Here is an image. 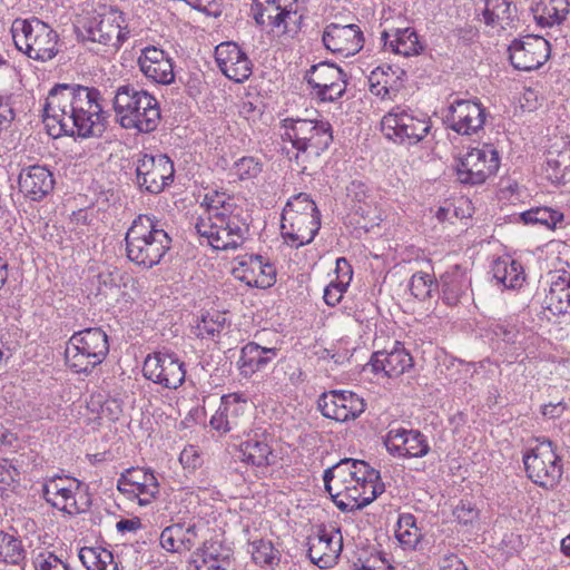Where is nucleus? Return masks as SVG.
<instances>
[{"label": "nucleus", "instance_id": "f257e3e1", "mask_svg": "<svg viewBox=\"0 0 570 570\" xmlns=\"http://www.w3.org/2000/svg\"><path fill=\"white\" fill-rule=\"evenodd\" d=\"M43 122L55 138L100 137L106 129L100 91L81 85H56L46 98Z\"/></svg>", "mask_w": 570, "mask_h": 570}, {"label": "nucleus", "instance_id": "f03ea898", "mask_svg": "<svg viewBox=\"0 0 570 570\" xmlns=\"http://www.w3.org/2000/svg\"><path fill=\"white\" fill-rule=\"evenodd\" d=\"M202 206L206 207V215L197 219L195 228L214 249H236L244 243L248 226L242 218L243 209L237 206L233 196L209 190Z\"/></svg>", "mask_w": 570, "mask_h": 570}, {"label": "nucleus", "instance_id": "7ed1b4c3", "mask_svg": "<svg viewBox=\"0 0 570 570\" xmlns=\"http://www.w3.org/2000/svg\"><path fill=\"white\" fill-rule=\"evenodd\" d=\"M114 109L120 126L140 132H151L160 121L157 99L132 83L119 86L115 91Z\"/></svg>", "mask_w": 570, "mask_h": 570}, {"label": "nucleus", "instance_id": "20e7f679", "mask_svg": "<svg viewBox=\"0 0 570 570\" xmlns=\"http://www.w3.org/2000/svg\"><path fill=\"white\" fill-rule=\"evenodd\" d=\"M127 257L147 268L160 263L169 250L171 238L147 215H139L125 237Z\"/></svg>", "mask_w": 570, "mask_h": 570}, {"label": "nucleus", "instance_id": "39448f33", "mask_svg": "<svg viewBox=\"0 0 570 570\" xmlns=\"http://www.w3.org/2000/svg\"><path fill=\"white\" fill-rule=\"evenodd\" d=\"M284 139L292 142L297 150L296 160L306 170V161L320 157L333 140L328 121L316 119L286 118L282 121Z\"/></svg>", "mask_w": 570, "mask_h": 570}, {"label": "nucleus", "instance_id": "423d86ee", "mask_svg": "<svg viewBox=\"0 0 570 570\" xmlns=\"http://www.w3.org/2000/svg\"><path fill=\"white\" fill-rule=\"evenodd\" d=\"M109 352L107 334L98 327L75 333L65 350L66 364L75 373H89L101 364Z\"/></svg>", "mask_w": 570, "mask_h": 570}, {"label": "nucleus", "instance_id": "0eeeda50", "mask_svg": "<svg viewBox=\"0 0 570 570\" xmlns=\"http://www.w3.org/2000/svg\"><path fill=\"white\" fill-rule=\"evenodd\" d=\"M11 32L18 50L33 60L48 61L59 52L58 33L37 18L16 19Z\"/></svg>", "mask_w": 570, "mask_h": 570}, {"label": "nucleus", "instance_id": "6e6552de", "mask_svg": "<svg viewBox=\"0 0 570 570\" xmlns=\"http://www.w3.org/2000/svg\"><path fill=\"white\" fill-rule=\"evenodd\" d=\"M297 2L298 0H254L253 17L269 33L293 38L299 32L303 20Z\"/></svg>", "mask_w": 570, "mask_h": 570}, {"label": "nucleus", "instance_id": "1a4fd4ad", "mask_svg": "<svg viewBox=\"0 0 570 570\" xmlns=\"http://www.w3.org/2000/svg\"><path fill=\"white\" fill-rule=\"evenodd\" d=\"M528 478L544 489H553L561 480L562 460L550 440L543 439L523 456Z\"/></svg>", "mask_w": 570, "mask_h": 570}, {"label": "nucleus", "instance_id": "9d476101", "mask_svg": "<svg viewBox=\"0 0 570 570\" xmlns=\"http://www.w3.org/2000/svg\"><path fill=\"white\" fill-rule=\"evenodd\" d=\"M82 484L68 475L47 478L42 485V497L53 508L68 514L86 511L89 501L81 491Z\"/></svg>", "mask_w": 570, "mask_h": 570}, {"label": "nucleus", "instance_id": "9b49d317", "mask_svg": "<svg viewBox=\"0 0 570 570\" xmlns=\"http://www.w3.org/2000/svg\"><path fill=\"white\" fill-rule=\"evenodd\" d=\"M384 135L400 144L414 145L430 131L431 121L426 117H415L402 107H395L381 121Z\"/></svg>", "mask_w": 570, "mask_h": 570}, {"label": "nucleus", "instance_id": "f8f14e48", "mask_svg": "<svg viewBox=\"0 0 570 570\" xmlns=\"http://www.w3.org/2000/svg\"><path fill=\"white\" fill-rule=\"evenodd\" d=\"M500 166L499 153L490 145L469 150L456 165L458 180L480 185L493 176Z\"/></svg>", "mask_w": 570, "mask_h": 570}, {"label": "nucleus", "instance_id": "ddd939ff", "mask_svg": "<svg viewBox=\"0 0 570 570\" xmlns=\"http://www.w3.org/2000/svg\"><path fill=\"white\" fill-rule=\"evenodd\" d=\"M124 22L122 13L110 8L89 19L83 26L81 37L83 40L118 49L128 37L127 28L122 27Z\"/></svg>", "mask_w": 570, "mask_h": 570}, {"label": "nucleus", "instance_id": "4468645a", "mask_svg": "<svg viewBox=\"0 0 570 570\" xmlns=\"http://www.w3.org/2000/svg\"><path fill=\"white\" fill-rule=\"evenodd\" d=\"M252 405L242 395L233 393L222 397L220 405L210 419V425L217 431L235 432L238 435L249 430Z\"/></svg>", "mask_w": 570, "mask_h": 570}, {"label": "nucleus", "instance_id": "2eb2a0df", "mask_svg": "<svg viewBox=\"0 0 570 570\" xmlns=\"http://www.w3.org/2000/svg\"><path fill=\"white\" fill-rule=\"evenodd\" d=\"M174 164L166 155L144 154L137 159L136 184L150 194H159L174 179Z\"/></svg>", "mask_w": 570, "mask_h": 570}, {"label": "nucleus", "instance_id": "dca6fc26", "mask_svg": "<svg viewBox=\"0 0 570 570\" xmlns=\"http://www.w3.org/2000/svg\"><path fill=\"white\" fill-rule=\"evenodd\" d=\"M144 376L166 389H178L185 381V364L174 353L149 354L142 366Z\"/></svg>", "mask_w": 570, "mask_h": 570}, {"label": "nucleus", "instance_id": "f3484780", "mask_svg": "<svg viewBox=\"0 0 570 570\" xmlns=\"http://www.w3.org/2000/svg\"><path fill=\"white\" fill-rule=\"evenodd\" d=\"M511 65L523 71H531L541 67L550 56V45L543 38L527 35L514 39L508 48Z\"/></svg>", "mask_w": 570, "mask_h": 570}, {"label": "nucleus", "instance_id": "a211bd4d", "mask_svg": "<svg viewBox=\"0 0 570 570\" xmlns=\"http://www.w3.org/2000/svg\"><path fill=\"white\" fill-rule=\"evenodd\" d=\"M305 79L323 101H334L346 90L345 73L333 63L313 65L307 70Z\"/></svg>", "mask_w": 570, "mask_h": 570}, {"label": "nucleus", "instance_id": "6ab92c4d", "mask_svg": "<svg viewBox=\"0 0 570 570\" xmlns=\"http://www.w3.org/2000/svg\"><path fill=\"white\" fill-rule=\"evenodd\" d=\"M321 227V215L308 213H293L284 208L282 213V235L285 242L293 247L309 244Z\"/></svg>", "mask_w": 570, "mask_h": 570}, {"label": "nucleus", "instance_id": "aec40b11", "mask_svg": "<svg viewBox=\"0 0 570 570\" xmlns=\"http://www.w3.org/2000/svg\"><path fill=\"white\" fill-rule=\"evenodd\" d=\"M322 414L337 422H346L356 419L365 410L362 397L351 391L324 392L317 401Z\"/></svg>", "mask_w": 570, "mask_h": 570}, {"label": "nucleus", "instance_id": "412c9836", "mask_svg": "<svg viewBox=\"0 0 570 570\" xmlns=\"http://www.w3.org/2000/svg\"><path fill=\"white\" fill-rule=\"evenodd\" d=\"M485 109L474 100L456 99L448 108L445 124L460 135H473L483 128Z\"/></svg>", "mask_w": 570, "mask_h": 570}, {"label": "nucleus", "instance_id": "4be33fe9", "mask_svg": "<svg viewBox=\"0 0 570 570\" xmlns=\"http://www.w3.org/2000/svg\"><path fill=\"white\" fill-rule=\"evenodd\" d=\"M117 489L136 497L140 505H147L159 493V483L151 470L130 468L118 479Z\"/></svg>", "mask_w": 570, "mask_h": 570}, {"label": "nucleus", "instance_id": "5701e85b", "mask_svg": "<svg viewBox=\"0 0 570 570\" xmlns=\"http://www.w3.org/2000/svg\"><path fill=\"white\" fill-rule=\"evenodd\" d=\"M342 549L343 537L338 529L327 531L325 528H321L308 539V557L322 569L336 564Z\"/></svg>", "mask_w": 570, "mask_h": 570}, {"label": "nucleus", "instance_id": "b1692460", "mask_svg": "<svg viewBox=\"0 0 570 570\" xmlns=\"http://www.w3.org/2000/svg\"><path fill=\"white\" fill-rule=\"evenodd\" d=\"M215 60L219 70L230 80L243 82L252 75L253 63L235 42H222L215 48Z\"/></svg>", "mask_w": 570, "mask_h": 570}, {"label": "nucleus", "instance_id": "393cba45", "mask_svg": "<svg viewBox=\"0 0 570 570\" xmlns=\"http://www.w3.org/2000/svg\"><path fill=\"white\" fill-rule=\"evenodd\" d=\"M138 66L142 75L153 82L170 85L175 81L171 57L156 46H147L140 50Z\"/></svg>", "mask_w": 570, "mask_h": 570}, {"label": "nucleus", "instance_id": "a878e982", "mask_svg": "<svg viewBox=\"0 0 570 570\" xmlns=\"http://www.w3.org/2000/svg\"><path fill=\"white\" fill-rule=\"evenodd\" d=\"M325 48L334 53L350 57L357 53L364 43L363 32L357 24H328L323 31Z\"/></svg>", "mask_w": 570, "mask_h": 570}, {"label": "nucleus", "instance_id": "bb28decb", "mask_svg": "<svg viewBox=\"0 0 570 570\" xmlns=\"http://www.w3.org/2000/svg\"><path fill=\"white\" fill-rule=\"evenodd\" d=\"M367 463L362 460L343 459L325 470L323 480L325 489L332 498L341 497L347 485L358 484L361 475L367 471Z\"/></svg>", "mask_w": 570, "mask_h": 570}, {"label": "nucleus", "instance_id": "cd10ccee", "mask_svg": "<svg viewBox=\"0 0 570 570\" xmlns=\"http://www.w3.org/2000/svg\"><path fill=\"white\" fill-rule=\"evenodd\" d=\"M384 443L389 453L399 458H423L430 451L428 439L417 430H390Z\"/></svg>", "mask_w": 570, "mask_h": 570}, {"label": "nucleus", "instance_id": "c85d7f7f", "mask_svg": "<svg viewBox=\"0 0 570 570\" xmlns=\"http://www.w3.org/2000/svg\"><path fill=\"white\" fill-rule=\"evenodd\" d=\"M233 275L250 287L267 288L275 283L276 269L264 262L262 256L249 255L238 257Z\"/></svg>", "mask_w": 570, "mask_h": 570}, {"label": "nucleus", "instance_id": "c756f323", "mask_svg": "<svg viewBox=\"0 0 570 570\" xmlns=\"http://www.w3.org/2000/svg\"><path fill=\"white\" fill-rule=\"evenodd\" d=\"M18 184L26 197L40 202L53 190L55 178L46 166L31 165L21 169Z\"/></svg>", "mask_w": 570, "mask_h": 570}, {"label": "nucleus", "instance_id": "7c9ffc66", "mask_svg": "<svg viewBox=\"0 0 570 570\" xmlns=\"http://www.w3.org/2000/svg\"><path fill=\"white\" fill-rule=\"evenodd\" d=\"M413 357L403 345L396 343L391 351L373 353L368 365L374 373H383L386 377H399L413 367Z\"/></svg>", "mask_w": 570, "mask_h": 570}, {"label": "nucleus", "instance_id": "2f4dec72", "mask_svg": "<svg viewBox=\"0 0 570 570\" xmlns=\"http://www.w3.org/2000/svg\"><path fill=\"white\" fill-rule=\"evenodd\" d=\"M195 524L175 523L166 527L160 533V546L168 552L183 553L190 551L197 543Z\"/></svg>", "mask_w": 570, "mask_h": 570}, {"label": "nucleus", "instance_id": "473e14b6", "mask_svg": "<svg viewBox=\"0 0 570 570\" xmlns=\"http://www.w3.org/2000/svg\"><path fill=\"white\" fill-rule=\"evenodd\" d=\"M570 312V277H559L552 282L549 293L542 303V318L552 321L553 316L566 315Z\"/></svg>", "mask_w": 570, "mask_h": 570}, {"label": "nucleus", "instance_id": "72a5a7b5", "mask_svg": "<svg viewBox=\"0 0 570 570\" xmlns=\"http://www.w3.org/2000/svg\"><path fill=\"white\" fill-rule=\"evenodd\" d=\"M442 299L446 305L454 306L466 295L471 287V278L459 265L452 266L440 277Z\"/></svg>", "mask_w": 570, "mask_h": 570}, {"label": "nucleus", "instance_id": "f704fd0d", "mask_svg": "<svg viewBox=\"0 0 570 570\" xmlns=\"http://www.w3.org/2000/svg\"><path fill=\"white\" fill-rule=\"evenodd\" d=\"M381 40L385 49L404 57L416 56L423 50V45L412 28L395 29L393 32L383 31Z\"/></svg>", "mask_w": 570, "mask_h": 570}, {"label": "nucleus", "instance_id": "c9c22d12", "mask_svg": "<svg viewBox=\"0 0 570 570\" xmlns=\"http://www.w3.org/2000/svg\"><path fill=\"white\" fill-rule=\"evenodd\" d=\"M276 348L262 347L256 343L246 344L240 352L239 368L244 375H252L265 366L276 356Z\"/></svg>", "mask_w": 570, "mask_h": 570}, {"label": "nucleus", "instance_id": "e433bc0d", "mask_svg": "<svg viewBox=\"0 0 570 570\" xmlns=\"http://www.w3.org/2000/svg\"><path fill=\"white\" fill-rule=\"evenodd\" d=\"M533 17L541 27L559 26L570 12L569 0H541L532 8Z\"/></svg>", "mask_w": 570, "mask_h": 570}, {"label": "nucleus", "instance_id": "4c0bfd02", "mask_svg": "<svg viewBox=\"0 0 570 570\" xmlns=\"http://www.w3.org/2000/svg\"><path fill=\"white\" fill-rule=\"evenodd\" d=\"M484 22L491 27L507 29L517 17V8L509 0H484Z\"/></svg>", "mask_w": 570, "mask_h": 570}, {"label": "nucleus", "instance_id": "58836bf2", "mask_svg": "<svg viewBox=\"0 0 570 570\" xmlns=\"http://www.w3.org/2000/svg\"><path fill=\"white\" fill-rule=\"evenodd\" d=\"M492 274L498 284L503 285L504 288H519L525 279L521 264L509 257L495 259Z\"/></svg>", "mask_w": 570, "mask_h": 570}, {"label": "nucleus", "instance_id": "ea45409f", "mask_svg": "<svg viewBox=\"0 0 570 570\" xmlns=\"http://www.w3.org/2000/svg\"><path fill=\"white\" fill-rule=\"evenodd\" d=\"M79 559L87 570H118L114 554L102 547H83Z\"/></svg>", "mask_w": 570, "mask_h": 570}, {"label": "nucleus", "instance_id": "a19ab883", "mask_svg": "<svg viewBox=\"0 0 570 570\" xmlns=\"http://www.w3.org/2000/svg\"><path fill=\"white\" fill-rule=\"evenodd\" d=\"M395 537L405 550H415L423 534L416 525V519L411 513H403L399 517Z\"/></svg>", "mask_w": 570, "mask_h": 570}, {"label": "nucleus", "instance_id": "79ce46f5", "mask_svg": "<svg viewBox=\"0 0 570 570\" xmlns=\"http://www.w3.org/2000/svg\"><path fill=\"white\" fill-rule=\"evenodd\" d=\"M26 558L22 541L14 534L0 531V561L19 564Z\"/></svg>", "mask_w": 570, "mask_h": 570}, {"label": "nucleus", "instance_id": "37998d69", "mask_svg": "<svg viewBox=\"0 0 570 570\" xmlns=\"http://www.w3.org/2000/svg\"><path fill=\"white\" fill-rule=\"evenodd\" d=\"M242 460L255 466L268 464V456L272 453L269 445L256 439H248L240 444Z\"/></svg>", "mask_w": 570, "mask_h": 570}, {"label": "nucleus", "instance_id": "c03bdc74", "mask_svg": "<svg viewBox=\"0 0 570 570\" xmlns=\"http://www.w3.org/2000/svg\"><path fill=\"white\" fill-rule=\"evenodd\" d=\"M439 283L434 275L425 272H416L412 275L409 289L411 294L419 301H426L434 296L438 292Z\"/></svg>", "mask_w": 570, "mask_h": 570}, {"label": "nucleus", "instance_id": "a18cd8bd", "mask_svg": "<svg viewBox=\"0 0 570 570\" xmlns=\"http://www.w3.org/2000/svg\"><path fill=\"white\" fill-rule=\"evenodd\" d=\"M520 217L524 224L553 229L563 219V214L550 207H535L522 213Z\"/></svg>", "mask_w": 570, "mask_h": 570}, {"label": "nucleus", "instance_id": "49530a36", "mask_svg": "<svg viewBox=\"0 0 570 570\" xmlns=\"http://www.w3.org/2000/svg\"><path fill=\"white\" fill-rule=\"evenodd\" d=\"M363 508L373 502L384 492V484L380 481V472L367 465V471L361 475L358 484Z\"/></svg>", "mask_w": 570, "mask_h": 570}, {"label": "nucleus", "instance_id": "de8ad7c7", "mask_svg": "<svg viewBox=\"0 0 570 570\" xmlns=\"http://www.w3.org/2000/svg\"><path fill=\"white\" fill-rule=\"evenodd\" d=\"M393 72L391 66L377 67L368 76L370 90L382 98L389 95Z\"/></svg>", "mask_w": 570, "mask_h": 570}, {"label": "nucleus", "instance_id": "09e8293b", "mask_svg": "<svg viewBox=\"0 0 570 570\" xmlns=\"http://www.w3.org/2000/svg\"><path fill=\"white\" fill-rule=\"evenodd\" d=\"M226 318L225 315L215 311L214 313H207L202 316V320L197 323L195 327V333L200 337H213L216 334L220 333L224 328Z\"/></svg>", "mask_w": 570, "mask_h": 570}, {"label": "nucleus", "instance_id": "8fccbe9b", "mask_svg": "<svg viewBox=\"0 0 570 570\" xmlns=\"http://www.w3.org/2000/svg\"><path fill=\"white\" fill-rule=\"evenodd\" d=\"M336 507L343 511H354L363 508L360 487L356 484L347 485L343 489L341 497L332 498Z\"/></svg>", "mask_w": 570, "mask_h": 570}, {"label": "nucleus", "instance_id": "3c124183", "mask_svg": "<svg viewBox=\"0 0 570 570\" xmlns=\"http://www.w3.org/2000/svg\"><path fill=\"white\" fill-rule=\"evenodd\" d=\"M20 482V471L9 459H0V492L14 490Z\"/></svg>", "mask_w": 570, "mask_h": 570}, {"label": "nucleus", "instance_id": "603ef678", "mask_svg": "<svg viewBox=\"0 0 570 570\" xmlns=\"http://www.w3.org/2000/svg\"><path fill=\"white\" fill-rule=\"evenodd\" d=\"M250 547L253 560L257 564H273L274 560L277 559V551L271 541L254 540L250 542Z\"/></svg>", "mask_w": 570, "mask_h": 570}, {"label": "nucleus", "instance_id": "864d4df0", "mask_svg": "<svg viewBox=\"0 0 570 570\" xmlns=\"http://www.w3.org/2000/svg\"><path fill=\"white\" fill-rule=\"evenodd\" d=\"M35 570H72V568L51 551H40L33 558Z\"/></svg>", "mask_w": 570, "mask_h": 570}, {"label": "nucleus", "instance_id": "5fc2aeb1", "mask_svg": "<svg viewBox=\"0 0 570 570\" xmlns=\"http://www.w3.org/2000/svg\"><path fill=\"white\" fill-rule=\"evenodd\" d=\"M262 171V165L253 157H243L234 165V173L240 179L255 178Z\"/></svg>", "mask_w": 570, "mask_h": 570}, {"label": "nucleus", "instance_id": "6e6d98bb", "mask_svg": "<svg viewBox=\"0 0 570 570\" xmlns=\"http://www.w3.org/2000/svg\"><path fill=\"white\" fill-rule=\"evenodd\" d=\"M567 169L561 165L558 157L553 155L550 149L547 155L544 167L546 177L553 184H559L563 180Z\"/></svg>", "mask_w": 570, "mask_h": 570}, {"label": "nucleus", "instance_id": "4d7b16f0", "mask_svg": "<svg viewBox=\"0 0 570 570\" xmlns=\"http://www.w3.org/2000/svg\"><path fill=\"white\" fill-rule=\"evenodd\" d=\"M17 346L18 343L12 338L8 328L0 326V368L7 364Z\"/></svg>", "mask_w": 570, "mask_h": 570}, {"label": "nucleus", "instance_id": "13d9d810", "mask_svg": "<svg viewBox=\"0 0 570 570\" xmlns=\"http://www.w3.org/2000/svg\"><path fill=\"white\" fill-rule=\"evenodd\" d=\"M284 208H291L293 213L320 214L314 200L307 194H298L291 198Z\"/></svg>", "mask_w": 570, "mask_h": 570}, {"label": "nucleus", "instance_id": "bf43d9fd", "mask_svg": "<svg viewBox=\"0 0 570 570\" xmlns=\"http://www.w3.org/2000/svg\"><path fill=\"white\" fill-rule=\"evenodd\" d=\"M453 514L460 523L469 524L479 518V510L472 503L461 501L453 510Z\"/></svg>", "mask_w": 570, "mask_h": 570}, {"label": "nucleus", "instance_id": "052dcab7", "mask_svg": "<svg viewBox=\"0 0 570 570\" xmlns=\"http://www.w3.org/2000/svg\"><path fill=\"white\" fill-rule=\"evenodd\" d=\"M348 283H344L343 281L338 283H331L324 289V301L328 306H335L338 304L343 297L344 292L347 288Z\"/></svg>", "mask_w": 570, "mask_h": 570}, {"label": "nucleus", "instance_id": "680f3d73", "mask_svg": "<svg viewBox=\"0 0 570 570\" xmlns=\"http://www.w3.org/2000/svg\"><path fill=\"white\" fill-rule=\"evenodd\" d=\"M227 558L219 559L213 553H205L200 563L196 564V570H226Z\"/></svg>", "mask_w": 570, "mask_h": 570}, {"label": "nucleus", "instance_id": "e2e57ef3", "mask_svg": "<svg viewBox=\"0 0 570 570\" xmlns=\"http://www.w3.org/2000/svg\"><path fill=\"white\" fill-rule=\"evenodd\" d=\"M492 331L495 336L502 337L508 343H514L518 336V330L510 325L497 324Z\"/></svg>", "mask_w": 570, "mask_h": 570}, {"label": "nucleus", "instance_id": "0e129e2a", "mask_svg": "<svg viewBox=\"0 0 570 570\" xmlns=\"http://www.w3.org/2000/svg\"><path fill=\"white\" fill-rule=\"evenodd\" d=\"M440 570H468V568L458 556L449 554L442 558Z\"/></svg>", "mask_w": 570, "mask_h": 570}, {"label": "nucleus", "instance_id": "69168bd1", "mask_svg": "<svg viewBox=\"0 0 570 570\" xmlns=\"http://www.w3.org/2000/svg\"><path fill=\"white\" fill-rule=\"evenodd\" d=\"M13 119V110L9 99L0 97V130L6 128Z\"/></svg>", "mask_w": 570, "mask_h": 570}, {"label": "nucleus", "instance_id": "338daca9", "mask_svg": "<svg viewBox=\"0 0 570 570\" xmlns=\"http://www.w3.org/2000/svg\"><path fill=\"white\" fill-rule=\"evenodd\" d=\"M262 114L259 107L250 101V100H244L239 105V115L244 117L245 119H255Z\"/></svg>", "mask_w": 570, "mask_h": 570}, {"label": "nucleus", "instance_id": "774afa93", "mask_svg": "<svg viewBox=\"0 0 570 570\" xmlns=\"http://www.w3.org/2000/svg\"><path fill=\"white\" fill-rule=\"evenodd\" d=\"M553 155L558 157L561 165L569 170L570 169V140L563 142V147L561 149H551Z\"/></svg>", "mask_w": 570, "mask_h": 570}]
</instances>
